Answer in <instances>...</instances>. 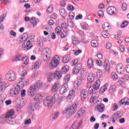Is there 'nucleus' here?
Listing matches in <instances>:
<instances>
[{"label":"nucleus","instance_id":"nucleus-44","mask_svg":"<svg viewBox=\"0 0 129 129\" xmlns=\"http://www.w3.org/2000/svg\"><path fill=\"white\" fill-rule=\"evenodd\" d=\"M6 17H7V13H4L2 16H1L0 24L1 23H3V22L5 21V19H6Z\"/></svg>","mask_w":129,"mask_h":129},{"label":"nucleus","instance_id":"nucleus-19","mask_svg":"<svg viewBox=\"0 0 129 129\" xmlns=\"http://www.w3.org/2000/svg\"><path fill=\"white\" fill-rule=\"evenodd\" d=\"M75 96V91L72 90L70 91V93L67 97V99L69 101H72Z\"/></svg>","mask_w":129,"mask_h":129},{"label":"nucleus","instance_id":"nucleus-64","mask_svg":"<svg viewBox=\"0 0 129 129\" xmlns=\"http://www.w3.org/2000/svg\"><path fill=\"white\" fill-rule=\"evenodd\" d=\"M111 43H110V42H108L106 45V48L107 49H110V48H111Z\"/></svg>","mask_w":129,"mask_h":129},{"label":"nucleus","instance_id":"nucleus-56","mask_svg":"<svg viewBox=\"0 0 129 129\" xmlns=\"http://www.w3.org/2000/svg\"><path fill=\"white\" fill-rule=\"evenodd\" d=\"M4 2V4L6 6H9L10 5V0L5 1V0H0V4H2Z\"/></svg>","mask_w":129,"mask_h":129},{"label":"nucleus","instance_id":"nucleus-37","mask_svg":"<svg viewBox=\"0 0 129 129\" xmlns=\"http://www.w3.org/2000/svg\"><path fill=\"white\" fill-rule=\"evenodd\" d=\"M70 80V75H67V76H66L63 79V81H64V83L65 84V83H66L67 84V83H68L69 82V81Z\"/></svg>","mask_w":129,"mask_h":129},{"label":"nucleus","instance_id":"nucleus-57","mask_svg":"<svg viewBox=\"0 0 129 129\" xmlns=\"http://www.w3.org/2000/svg\"><path fill=\"white\" fill-rule=\"evenodd\" d=\"M41 99H42V96H41V94H38L35 96V100H36L39 101Z\"/></svg>","mask_w":129,"mask_h":129},{"label":"nucleus","instance_id":"nucleus-50","mask_svg":"<svg viewBox=\"0 0 129 129\" xmlns=\"http://www.w3.org/2000/svg\"><path fill=\"white\" fill-rule=\"evenodd\" d=\"M60 37L61 39H65L67 37V33L65 31L61 32Z\"/></svg>","mask_w":129,"mask_h":129},{"label":"nucleus","instance_id":"nucleus-24","mask_svg":"<svg viewBox=\"0 0 129 129\" xmlns=\"http://www.w3.org/2000/svg\"><path fill=\"white\" fill-rule=\"evenodd\" d=\"M53 78L55 79H60L62 77V73L60 71H55L53 74Z\"/></svg>","mask_w":129,"mask_h":129},{"label":"nucleus","instance_id":"nucleus-62","mask_svg":"<svg viewBox=\"0 0 129 129\" xmlns=\"http://www.w3.org/2000/svg\"><path fill=\"white\" fill-rule=\"evenodd\" d=\"M10 34L11 35V36H13V37H16V36H17V33L14 31V30H11L10 31Z\"/></svg>","mask_w":129,"mask_h":129},{"label":"nucleus","instance_id":"nucleus-30","mask_svg":"<svg viewBox=\"0 0 129 129\" xmlns=\"http://www.w3.org/2000/svg\"><path fill=\"white\" fill-rule=\"evenodd\" d=\"M93 65H94L93 63V60L92 58L89 59L87 62L88 68H89V69H91V68L93 67Z\"/></svg>","mask_w":129,"mask_h":129},{"label":"nucleus","instance_id":"nucleus-49","mask_svg":"<svg viewBox=\"0 0 129 129\" xmlns=\"http://www.w3.org/2000/svg\"><path fill=\"white\" fill-rule=\"evenodd\" d=\"M68 25L71 28H72L74 26V24H73V21L71 20H69L68 21Z\"/></svg>","mask_w":129,"mask_h":129},{"label":"nucleus","instance_id":"nucleus-47","mask_svg":"<svg viewBox=\"0 0 129 129\" xmlns=\"http://www.w3.org/2000/svg\"><path fill=\"white\" fill-rule=\"evenodd\" d=\"M74 84L75 88H78L80 86L81 83L78 81H75Z\"/></svg>","mask_w":129,"mask_h":129},{"label":"nucleus","instance_id":"nucleus-53","mask_svg":"<svg viewBox=\"0 0 129 129\" xmlns=\"http://www.w3.org/2000/svg\"><path fill=\"white\" fill-rule=\"evenodd\" d=\"M98 15L100 18H102V17L104 16V13L102 10L99 11L98 12Z\"/></svg>","mask_w":129,"mask_h":129},{"label":"nucleus","instance_id":"nucleus-6","mask_svg":"<svg viewBox=\"0 0 129 129\" xmlns=\"http://www.w3.org/2000/svg\"><path fill=\"white\" fill-rule=\"evenodd\" d=\"M42 54L43 58L46 60L49 61L51 59L52 52L48 48H44L42 51Z\"/></svg>","mask_w":129,"mask_h":129},{"label":"nucleus","instance_id":"nucleus-31","mask_svg":"<svg viewBox=\"0 0 129 129\" xmlns=\"http://www.w3.org/2000/svg\"><path fill=\"white\" fill-rule=\"evenodd\" d=\"M110 26H109V24L107 22H105L103 25H102V28L104 31H108L110 29Z\"/></svg>","mask_w":129,"mask_h":129},{"label":"nucleus","instance_id":"nucleus-43","mask_svg":"<svg viewBox=\"0 0 129 129\" xmlns=\"http://www.w3.org/2000/svg\"><path fill=\"white\" fill-rule=\"evenodd\" d=\"M53 74L49 73L47 77V81H48L49 82H51V81H52V79H53Z\"/></svg>","mask_w":129,"mask_h":129},{"label":"nucleus","instance_id":"nucleus-22","mask_svg":"<svg viewBox=\"0 0 129 129\" xmlns=\"http://www.w3.org/2000/svg\"><path fill=\"white\" fill-rule=\"evenodd\" d=\"M60 87V83L59 82H56L52 87V92H56Z\"/></svg>","mask_w":129,"mask_h":129},{"label":"nucleus","instance_id":"nucleus-41","mask_svg":"<svg viewBox=\"0 0 129 129\" xmlns=\"http://www.w3.org/2000/svg\"><path fill=\"white\" fill-rule=\"evenodd\" d=\"M102 76V71L100 70H97V78H101Z\"/></svg>","mask_w":129,"mask_h":129},{"label":"nucleus","instance_id":"nucleus-36","mask_svg":"<svg viewBox=\"0 0 129 129\" xmlns=\"http://www.w3.org/2000/svg\"><path fill=\"white\" fill-rule=\"evenodd\" d=\"M101 36L104 38H109V34L107 33V31H104L101 32Z\"/></svg>","mask_w":129,"mask_h":129},{"label":"nucleus","instance_id":"nucleus-61","mask_svg":"<svg viewBox=\"0 0 129 129\" xmlns=\"http://www.w3.org/2000/svg\"><path fill=\"white\" fill-rule=\"evenodd\" d=\"M69 17L71 20H73L74 19V13L73 12H70L69 14Z\"/></svg>","mask_w":129,"mask_h":129},{"label":"nucleus","instance_id":"nucleus-54","mask_svg":"<svg viewBox=\"0 0 129 129\" xmlns=\"http://www.w3.org/2000/svg\"><path fill=\"white\" fill-rule=\"evenodd\" d=\"M127 25H128V22H127V21L123 22L120 26V28H125Z\"/></svg>","mask_w":129,"mask_h":129},{"label":"nucleus","instance_id":"nucleus-5","mask_svg":"<svg viewBox=\"0 0 129 129\" xmlns=\"http://www.w3.org/2000/svg\"><path fill=\"white\" fill-rule=\"evenodd\" d=\"M16 79V73L13 71H9L5 75V79L9 82L15 81Z\"/></svg>","mask_w":129,"mask_h":129},{"label":"nucleus","instance_id":"nucleus-55","mask_svg":"<svg viewBox=\"0 0 129 129\" xmlns=\"http://www.w3.org/2000/svg\"><path fill=\"white\" fill-rule=\"evenodd\" d=\"M23 62V64H25V65H27L28 63H29V58H26L24 57V59L22 60Z\"/></svg>","mask_w":129,"mask_h":129},{"label":"nucleus","instance_id":"nucleus-40","mask_svg":"<svg viewBox=\"0 0 129 129\" xmlns=\"http://www.w3.org/2000/svg\"><path fill=\"white\" fill-rule=\"evenodd\" d=\"M59 14L60 16H61L62 17H64V16L66 15V11L64 9V8H61L59 10Z\"/></svg>","mask_w":129,"mask_h":129},{"label":"nucleus","instance_id":"nucleus-9","mask_svg":"<svg viewBox=\"0 0 129 129\" xmlns=\"http://www.w3.org/2000/svg\"><path fill=\"white\" fill-rule=\"evenodd\" d=\"M121 117V115L120 114V113H114L110 117V119L113 122V123H114L115 122V120L117 119H118V118H120Z\"/></svg>","mask_w":129,"mask_h":129},{"label":"nucleus","instance_id":"nucleus-11","mask_svg":"<svg viewBox=\"0 0 129 129\" xmlns=\"http://www.w3.org/2000/svg\"><path fill=\"white\" fill-rule=\"evenodd\" d=\"M116 70L118 74H123L124 72V66L122 63H119L116 67Z\"/></svg>","mask_w":129,"mask_h":129},{"label":"nucleus","instance_id":"nucleus-14","mask_svg":"<svg viewBox=\"0 0 129 129\" xmlns=\"http://www.w3.org/2000/svg\"><path fill=\"white\" fill-rule=\"evenodd\" d=\"M10 86V83L9 82H1L0 83V92L5 91L7 87Z\"/></svg>","mask_w":129,"mask_h":129},{"label":"nucleus","instance_id":"nucleus-8","mask_svg":"<svg viewBox=\"0 0 129 129\" xmlns=\"http://www.w3.org/2000/svg\"><path fill=\"white\" fill-rule=\"evenodd\" d=\"M101 83V82H100V80H97L95 83L94 85H93L92 87L91 86H90L89 88V93L91 94V93H93L95 90H98V89H99V86H100Z\"/></svg>","mask_w":129,"mask_h":129},{"label":"nucleus","instance_id":"nucleus-38","mask_svg":"<svg viewBox=\"0 0 129 129\" xmlns=\"http://www.w3.org/2000/svg\"><path fill=\"white\" fill-rule=\"evenodd\" d=\"M12 118H13V117H10L9 116H8V117H7V115H5V117L4 119L7 123H10V122L12 121Z\"/></svg>","mask_w":129,"mask_h":129},{"label":"nucleus","instance_id":"nucleus-23","mask_svg":"<svg viewBox=\"0 0 129 129\" xmlns=\"http://www.w3.org/2000/svg\"><path fill=\"white\" fill-rule=\"evenodd\" d=\"M104 68L107 72H109L110 70V63L107 60H105L104 62Z\"/></svg>","mask_w":129,"mask_h":129},{"label":"nucleus","instance_id":"nucleus-10","mask_svg":"<svg viewBox=\"0 0 129 129\" xmlns=\"http://www.w3.org/2000/svg\"><path fill=\"white\" fill-rule=\"evenodd\" d=\"M69 90V87H68V84L65 83L60 87L59 89V93L60 94H64V93H66Z\"/></svg>","mask_w":129,"mask_h":129},{"label":"nucleus","instance_id":"nucleus-16","mask_svg":"<svg viewBox=\"0 0 129 129\" xmlns=\"http://www.w3.org/2000/svg\"><path fill=\"white\" fill-rule=\"evenodd\" d=\"M95 78H96L95 75L93 74V73H89L88 77V81L89 83H90V84L93 83V82L95 81Z\"/></svg>","mask_w":129,"mask_h":129},{"label":"nucleus","instance_id":"nucleus-35","mask_svg":"<svg viewBox=\"0 0 129 129\" xmlns=\"http://www.w3.org/2000/svg\"><path fill=\"white\" fill-rule=\"evenodd\" d=\"M37 46L38 47H43V40H42L41 38L37 39Z\"/></svg>","mask_w":129,"mask_h":129},{"label":"nucleus","instance_id":"nucleus-26","mask_svg":"<svg viewBox=\"0 0 129 129\" xmlns=\"http://www.w3.org/2000/svg\"><path fill=\"white\" fill-rule=\"evenodd\" d=\"M18 73H20V75H21L22 77L20 78V79L21 78H24V80H26V79H25V78H24L23 77V75H27V72H25V71L24 70V68L22 67V68H20L19 69V71H18Z\"/></svg>","mask_w":129,"mask_h":129},{"label":"nucleus","instance_id":"nucleus-21","mask_svg":"<svg viewBox=\"0 0 129 129\" xmlns=\"http://www.w3.org/2000/svg\"><path fill=\"white\" fill-rule=\"evenodd\" d=\"M96 106L99 112L102 113L103 112V111H104V109H105V108L104 107V104L102 103H100L96 105Z\"/></svg>","mask_w":129,"mask_h":129},{"label":"nucleus","instance_id":"nucleus-3","mask_svg":"<svg viewBox=\"0 0 129 129\" xmlns=\"http://www.w3.org/2000/svg\"><path fill=\"white\" fill-rule=\"evenodd\" d=\"M57 96V94H54L52 97L48 96L46 97L43 101L44 105L45 106H52L55 102H56Z\"/></svg>","mask_w":129,"mask_h":129},{"label":"nucleus","instance_id":"nucleus-63","mask_svg":"<svg viewBox=\"0 0 129 129\" xmlns=\"http://www.w3.org/2000/svg\"><path fill=\"white\" fill-rule=\"evenodd\" d=\"M31 123V119H26L24 121V124L26 125H28V124H30Z\"/></svg>","mask_w":129,"mask_h":129},{"label":"nucleus","instance_id":"nucleus-33","mask_svg":"<svg viewBox=\"0 0 129 129\" xmlns=\"http://www.w3.org/2000/svg\"><path fill=\"white\" fill-rule=\"evenodd\" d=\"M6 100V94L4 93L1 94L0 96V104H3Z\"/></svg>","mask_w":129,"mask_h":129},{"label":"nucleus","instance_id":"nucleus-15","mask_svg":"<svg viewBox=\"0 0 129 129\" xmlns=\"http://www.w3.org/2000/svg\"><path fill=\"white\" fill-rule=\"evenodd\" d=\"M38 90L37 88H36V86L32 85L30 87L28 90V95L29 96H34V92L35 91H37Z\"/></svg>","mask_w":129,"mask_h":129},{"label":"nucleus","instance_id":"nucleus-52","mask_svg":"<svg viewBox=\"0 0 129 129\" xmlns=\"http://www.w3.org/2000/svg\"><path fill=\"white\" fill-rule=\"evenodd\" d=\"M52 12H53V7H48V8L46 10V13L47 14H51V13H52Z\"/></svg>","mask_w":129,"mask_h":129},{"label":"nucleus","instance_id":"nucleus-60","mask_svg":"<svg viewBox=\"0 0 129 129\" xmlns=\"http://www.w3.org/2000/svg\"><path fill=\"white\" fill-rule=\"evenodd\" d=\"M58 116H59V112H56L54 113L53 114L52 118H53V119H55V118H57Z\"/></svg>","mask_w":129,"mask_h":129},{"label":"nucleus","instance_id":"nucleus-20","mask_svg":"<svg viewBox=\"0 0 129 129\" xmlns=\"http://www.w3.org/2000/svg\"><path fill=\"white\" fill-rule=\"evenodd\" d=\"M86 111V108H85V107H82L78 110L76 115H78L79 117H80L81 116H82L84 113H85Z\"/></svg>","mask_w":129,"mask_h":129},{"label":"nucleus","instance_id":"nucleus-34","mask_svg":"<svg viewBox=\"0 0 129 129\" xmlns=\"http://www.w3.org/2000/svg\"><path fill=\"white\" fill-rule=\"evenodd\" d=\"M91 43L92 47H93V48H96V47H98V42L96 40H92L91 42Z\"/></svg>","mask_w":129,"mask_h":129},{"label":"nucleus","instance_id":"nucleus-12","mask_svg":"<svg viewBox=\"0 0 129 129\" xmlns=\"http://www.w3.org/2000/svg\"><path fill=\"white\" fill-rule=\"evenodd\" d=\"M107 13L109 15H116L117 14V11L114 7L111 6L107 8Z\"/></svg>","mask_w":129,"mask_h":129},{"label":"nucleus","instance_id":"nucleus-51","mask_svg":"<svg viewBox=\"0 0 129 129\" xmlns=\"http://www.w3.org/2000/svg\"><path fill=\"white\" fill-rule=\"evenodd\" d=\"M55 33L57 35H60V33H61V27H57L55 28Z\"/></svg>","mask_w":129,"mask_h":129},{"label":"nucleus","instance_id":"nucleus-58","mask_svg":"<svg viewBox=\"0 0 129 129\" xmlns=\"http://www.w3.org/2000/svg\"><path fill=\"white\" fill-rule=\"evenodd\" d=\"M61 71L62 73H67L68 72V69L66 68V67H63L62 68Z\"/></svg>","mask_w":129,"mask_h":129},{"label":"nucleus","instance_id":"nucleus-29","mask_svg":"<svg viewBox=\"0 0 129 129\" xmlns=\"http://www.w3.org/2000/svg\"><path fill=\"white\" fill-rule=\"evenodd\" d=\"M70 60H71V57L69 55H66L62 58V63L64 64L68 63Z\"/></svg>","mask_w":129,"mask_h":129},{"label":"nucleus","instance_id":"nucleus-59","mask_svg":"<svg viewBox=\"0 0 129 129\" xmlns=\"http://www.w3.org/2000/svg\"><path fill=\"white\" fill-rule=\"evenodd\" d=\"M66 2H67V0H61L60 2V6L61 7H65L66 5Z\"/></svg>","mask_w":129,"mask_h":129},{"label":"nucleus","instance_id":"nucleus-46","mask_svg":"<svg viewBox=\"0 0 129 129\" xmlns=\"http://www.w3.org/2000/svg\"><path fill=\"white\" fill-rule=\"evenodd\" d=\"M30 23L33 25V27L37 26V21L35 19L31 18L30 19Z\"/></svg>","mask_w":129,"mask_h":129},{"label":"nucleus","instance_id":"nucleus-17","mask_svg":"<svg viewBox=\"0 0 129 129\" xmlns=\"http://www.w3.org/2000/svg\"><path fill=\"white\" fill-rule=\"evenodd\" d=\"M23 59H25V56L23 54H18L12 58V61L17 62V61H22Z\"/></svg>","mask_w":129,"mask_h":129},{"label":"nucleus","instance_id":"nucleus-42","mask_svg":"<svg viewBox=\"0 0 129 129\" xmlns=\"http://www.w3.org/2000/svg\"><path fill=\"white\" fill-rule=\"evenodd\" d=\"M80 70L76 68V67L73 69L72 73L73 74H78L79 73Z\"/></svg>","mask_w":129,"mask_h":129},{"label":"nucleus","instance_id":"nucleus-4","mask_svg":"<svg viewBox=\"0 0 129 129\" xmlns=\"http://www.w3.org/2000/svg\"><path fill=\"white\" fill-rule=\"evenodd\" d=\"M34 42V36H30L26 38L24 43L22 44L23 48H25V50H30L33 47L32 43Z\"/></svg>","mask_w":129,"mask_h":129},{"label":"nucleus","instance_id":"nucleus-7","mask_svg":"<svg viewBox=\"0 0 129 129\" xmlns=\"http://www.w3.org/2000/svg\"><path fill=\"white\" fill-rule=\"evenodd\" d=\"M59 61H60V58H59V56L55 55L54 57L52 58L49 67L50 69H54V68H56L59 65Z\"/></svg>","mask_w":129,"mask_h":129},{"label":"nucleus","instance_id":"nucleus-45","mask_svg":"<svg viewBox=\"0 0 129 129\" xmlns=\"http://www.w3.org/2000/svg\"><path fill=\"white\" fill-rule=\"evenodd\" d=\"M34 69H39L40 68V62L36 61L34 64Z\"/></svg>","mask_w":129,"mask_h":129},{"label":"nucleus","instance_id":"nucleus-27","mask_svg":"<svg viewBox=\"0 0 129 129\" xmlns=\"http://www.w3.org/2000/svg\"><path fill=\"white\" fill-rule=\"evenodd\" d=\"M96 99H97V92H96L92 94L90 100V103H93Z\"/></svg>","mask_w":129,"mask_h":129},{"label":"nucleus","instance_id":"nucleus-48","mask_svg":"<svg viewBox=\"0 0 129 129\" xmlns=\"http://www.w3.org/2000/svg\"><path fill=\"white\" fill-rule=\"evenodd\" d=\"M111 76L112 79H113V80H116V79H117V75H116L115 73H112Z\"/></svg>","mask_w":129,"mask_h":129},{"label":"nucleus","instance_id":"nucleus-28","mask_svg":"<svg viewBox=\"0 0 129 129\" xmlns=\"http://www.w3.org/2000/svg\"><path fill=\"white\" fill-rule=\"evenodd\" d=\"M34 86H35L37 90L38 89H40L43 87V82L41 81H38L36 82V84L34 85Z\"/></svg>","mask_w":129,"mask_h":129},{"label":"nucleus","instance_id":"nucleus-13","mask_svg":"<svg viewBox=\"0 0 129 129\" xmlns=\"http://www.w3.org/2000/svg\"><path fill=\"white\" fill-rule=\"evenodd\" d=\"M80 96L81 100H85V99L88 96V91L85 89L81 90Z\"/></svg>","mask_w":129,"mask_h":129},{"label":"nucleus","instance_id":"nucleus-2","mask_svg":"<svg viewBox=\"0 0 129 129\" xmlns=\"http://www.w3.org/2000/svg\"><path fill=\"white\" fill-rule=\"evenodd\" d=\"M76 104H74L71 107H67L66 110L62 112L63 114H66L67 117L69 118L76 113Z\"/></svg>","mask_w":129,"mask_h":129},{"label":"nucleus","instance_id":"nucleus-1","mask_svg":"<svg viewBox=\"0 0 129 129\" xmlns=\"http://www.w3.org/2000/svg\"><path fill=\"white\" fill-rule=\"evenodd\" d=\"M25 84H26V85L29 84V81L28 80H25L24 78H21L19 82L16 84H15L14 88L10 90V94L11 96L14 97V96L18 95V94L21 92L22 97H25V96H26V90H22V89L24 88Z\"/></svg>","mask_w":129,"mask_h":129},{"label":"nucleus","instance_id":"nucleus-18","mask_svg":"<svg viewBox=\"0 0 129 129\" xmlns=\"http://www.w3.org/2000/svg\"><path fill=\"white\" fill-rule=\"evenodd\" d=\"M35 107H36V104L31 103L27 108V111L28 113H32L33 112L34 110H35Z\"/></svg>","mask_w":129,"mask_h":129},{"label":"nucleus","instance_id":"nucleus-25","mask_svg":"<svg viewBox=\"0 0 129 129\" xmlns=\"http://www.w3.org/2000/svg\"><path fill=\"white\" fill-rule=\"evenodd\" d=\"M119 103H120V104H122V105H128L129 99L127 98H124L120 101Z\"/></svg>","mask_w":129,"mask_h":129},{"label":"nucleus","instance_id":"nucleus-39","mask_svg":"<svg viewBox=\"0 0 129 129\" xmlns=\"http://www.w3.org/2000/svg\"><path fill=\"white\" fill-rule=\"evenodd\" d=\"M107 87H108V84L107 83L104 85V86H103L102 88L100 89V91L101 92H104L106 89H107Z\"/></svg>","mask_w":129,"mask_h":129},{"label":"nucleus","instance_id":"nucleus-32","mask_svg":"<svg viewBox=\"0 0 129 129\" xmlns=\"http://www.w3.org/2000/svg\"><path fill=\"white\" fill-rule=\"evenodd\" d=\"M14 114H15V110L11 109V110H9L5 115H6V116L7 117H9V116L10 117H12V116H13V115H14Z\"/></svg>","mask_w":129,"mask_h":129}]
</instances>
